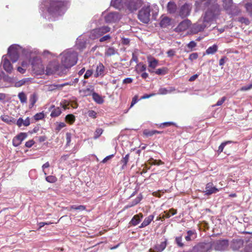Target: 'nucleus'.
Returning a JSON list of instances; mask_svg holds the SVG:
<instances>
[{
	"label": "nucleus",
	"mask_w": 252,
	"mask_h": 252,
	"mask_svg": "<svg viewBox=\"0 0 252 252\" xmlns=\"http://www.w3.org/2000/svg\"><path fill=\"white\" fill-rule=\"evenodd\" d=\"M220 13L219 5L218 4H212L207 9L204 15L198 20L197 22L191 26V32L193 33H197L204 30L205 28L210 25L211 22L217 18Z\"/></svg>",
	"instance_id": "nucleus-1"
},
{
	"label": "nucleus",
	"mask_w": 252,
	"mask_h": 252,
	"mask_svg": "<svg viewBox=\"0 0 252 252\" xmlns=\"http://www.w3.org/2000/svg\"><path fill=\"white\" fill-rule=\"evenodd\" d=\"M49 14L54 19L64 14L69 6L67 0H46L44 3Z\"/></svg>",
	"instance_id": "nucleus-2"
},
{
	"label": "nucleus",
	"mask_w": 252,
	"mask_h": 252,
	"mask_svg": "<svg viewBox=\"0 0 252 252\" xmlns=\"http://www.w3.org/2000/svg\"><path fill=\"white\" fill-rule=\"evenodd\" d=\"M31 53L30 47L23 48L18 44H13L8 48V53L5 56H8L11 61L14 63L18 61L20 54L28 57Z\"/></svg>",
	"instance_id": "nucleus-3"
},
{
	"label": "nucleus",
	"mask_w": 252,
	"mask_h": 252,
	"mask_svg": "<svg viewBox=\"0 0 252 252\" xmlns=\"http://www.w3.org/2000/svg\"><path fill=\"white\" fill-rule=\"evenodd\" d=\"M62 66L69 68L75 65L77 62V53L72 50H67L60 55Z\"/></svg>",
	"instance_id": "nucleus-4"
},
{
	"label": "nucleus",
	"mask_w": 252,
	"mask_h": 252,
	"mask_svg": "<svg viewBox=\"0 0 252 252\" xmlns=\"http://www.w3.org/2000/svg\"><path fill=\"white\" fill-rule=\"evenodd\" d=\"M212 249L216 251L224 252L228 249L229 241L227 239H219L210 243Z\"/></svg>",
	"instance_id": "nucleus-5"
},
{
	"label": "nucleus",
	"mask_w": 252,
	"mask_h": 252,
	"mask_svg": "<svg viewBox=\"0 0 252 252\" xmlns=\"http://www.w3.org/2000/svg\"><path fill=\"white\" fill-rule=\"evenodd\" d=\"M63 72V67L60 65L57 61L50 62L47 66L45 70L46 75H49L57 73L60 74Z\"/></svg>",
	"instance_id": "nucleus-6"
},
{
	"label": "nucleus",
	"mask_w": 252,
	"mask_h": 252,
	"mask_svg": "<svg viewBox=\"0 0 252 252\" xmlns=\"http://www.w3.org/2000/svg\"><path fill=\"white\" fill-rule=\"evenodd\" d=\"M143 4L142 0H125V10L132 12L136 11Z\"/></svg>",
	"instance_id": "nucleus-7"
},
{
	"label": "nucleus",
	"mask_w": 252,
	"mask_h": 252,
	"mask_svg": "<svg viewBox=\"0 0 252 252\" xmlns=\"http://www.w3.org/2000/svg\"><path fill=\"white\" fill-rule=\"evenodd\" d=\"M33 70L37 75H41L45 72L41 60L38 58H34L32 62Z\"/></svg>",
	"instance_id": "nucleus-8"
},
{
	"label": "nucleus",
	"mask_w": 252,
	"mask_h": 252,
	"mask_svg": "<svg viewBox=\"0 0 252 252\" xmlns=\"http://www.w3.org/2000/svg\"><path fill=\"white\" fill-rule=\"evenodd\" d=\"M110 28L108 26H102L92 31L90 38L93 39L99 38L104 34L109 32Z\"/></svg>",
	"instance_id": "nucleus-9"
},
{
	"label": "nucleus",
	"mask_w": 252,
	"mask_h": 252,
	"mask_svg": "<svg viewBox=\"0 0 252 252\" xmlns=\"http://www.w3.org/2000/svg\"><path fill=\"white\" fill-rule=\"evenodd\" d=\"M150 8L149 5H145L139 11L138 14L139 19L144 23H147L150 20Z\"/></svg>",
	"instance_id": "nucleus-10"
},
{
	"label": "nucleus",
	"mask_w": 252,
	"mask_h": 252,
	"mask_svg": "<svg viewBox=\"0 0 252 252\" xmlns=\"http://www.w3.org/2000/svg\"><path fill=\"white\" fill-rule=\"evenodd\" d=\"M211 246L210 243H199L193 247L191 252H210Z\"/></svg>",
	"instance_id": "nucleus-11"
},
{
	"label": "nucleus",
	"mask_w": 252,
	"mask_h": 252,
	"mask_svg": "<svg viewBox=\"0 0 252 252\" xmlns=\"http://www.w3.org/2000/svg\"><path fill=\"white\" fill-rule=\"evenodd\" d=\"M191 9V4L185 3L180 7L178 15L183 18L187 17L189 15Z\"/></svg>",
	"instance_id": "nucleus-12"
},
{
	"label": "nucleus",
	"mask_w": 252,
	"mask_h": 252,
	"mask_svg": "<svg viewBox=\"0 0 252 252\" xmlns=\"http://www.w3.org/2000/svg\"><path fill=\"white\" fill-rule=\"evenodd\" d=\"M8 56L3 55L1 60V65L3 69L8 73H11L13 70V66Z\"/></svg>",
	"instance_id": "nucleus-13"
},
{
	"label": "nucleus",
	"mask_w": 252,
	"mask_h": 252,
	"mask_svg": "<svg viewBox=\"0 0 252 252\" xmlns=\"http://www.w3.org/2000/svg\"><path fill=\"white\" fill-rule=\"evenodd\" d=\"M213 4H217L216 0H196L195 5L198 9L206 7L209 8Z\"/></svg>",
	"instance_id": "nucleus-14"
},
{
	"label": "nucleus",
	"mask_w": 252,
	"mask_h": 252,
	"mask_svg": "<svg viewBox=\"0 0 252 252\" xmlns=\"http://www.w3.org/2000/svg\"><path fill=\"white\" fill-rule=\"evenodd\" d=\"M120 19L121 16L117 12H111L105 16V20L107 23H115Z\"/></svg>",
	"instance_id": "nucleus-15"
},
{
	"label": "nucleus",
	"mask_w": 252,
	"mask_h": 252,
	"mask_svg": "<svg viewBox=\"0 0 252 252\" xmlns=\"http://www.w3.org/2000/svg\"><path fill=\"white\" fill-rule=\"evenodd\" d=\"M191 25L190 21L186 19L181 22L176 28L177 32H182L187 30Z\"/></svg>",
	"instance_id": "nucleus-16"
},
{
	"label": "nucleus",
	"mask_w": 252,
	"mask_h": 252,
	"mask_svg": "<svg viewBox=\"0 0 252 252\" xmlns=\"http://www.w3.org/2000/svg\"><path fill=\"white\" fill-rule=\"evenodd\" d=\"M27 134L26 133H20L13 138L12 141L13 145L15 147L18 146L21 144L22 141L27 137Z\"/></svg>",
	"instance_id": "nucleus-17"
},
{
	"label": "nucleus",
	"mask_w": 252,
	"mask_h": 252,
	"mask_svg": "<svg viewBox=\"0 0 252 252\" xmlns=\"http://www.w3.org/2000/svg\"><path fill=\"white\" fill-rule=\"evenodd\" d=\"M147 62L149 64V68L148 70L149 72H153V69H154L157 66H158V60L156 59L151 57H148L147 58Z\"/></svg>",
	"instance_id": "nucleus-18"
},
{
	"label": "nucleus",
	"mask_w": 252,
	"mask_h": 252,
	"mask_svg": "<svg viewBox=\"0 0 252 252\" xmlns=\"http://www.w3.org/2000/svg\"><path fill=\"white\" fill-rule=\"evenodd\" d=\"M244 241L243 240L233 239L231 243L230 247L233 251H237L243 247Z\"/></svg>",
	"instance_id": "nucleus-19"
},
{
	"label": "nucleus",
	"mask_w": 252,
	"mask_h": 252,
	"mask_svg": "<svg viewBox=\"0 0 252 252\" xmlns=\"http://www.w3.org/2000/svg\"><path fill=\"white\" fill-rule=\"evenodd\" d=\"M105 73V67L102 63H99L96 66L94 76L95 77H103Z\"/></svg>",
	"instance_id": "nucleus-20"
},
{
	"label": "nucleus",
	"mask_w": 252,
	"mask_h": 252,
	"mask_svg": "<svg viewBox=\"0 0 252 252\" xmlns=\"http://www.w3.org/2000/svg\"><path fill=\"white\" fill-rule=\"evenodd\" d=\"M177 6L176 4L173 1H169L167 5V10L168 13L170 14H176L178 15V11L177 10Z\"/></svg>",
	"instance_id": "nucleus-21"
},
{
	"label": "nucleus",
	"mask_w": 252,
	"mask_h": 252,
	"mask_svg": "<svg viewBox=\"0 0 252 252\" xmlns=\"http://www.w3.org/2000/svg\"><path fill=\"white\" fill-rule=\"evenodd\" d=\"M218 191H219V189L213 186L212 183H209L206 185L205 191L206 194L210 195L213 193H215Z\"/></svg>",
	"instance_id": "nucleus-22"
},
{
	"label": "nucleus",
	"mask_w": 252,
	"mask_h": 252,
	"mask_svg": "<svg viewBox=\"0 0 252 252\" xmlns=\"http://www.w3.org/2000/svg\"><path fill=\"white\" fill-rule=\"evenodd\" d=\"M111 4L117 9L125 10L124 2H122V0H112Z\"/></svg>",
	"instance_id": "nucleus-23"
},
{
	"label": "nucleus",
	"mask_w": 252,
	"mask_h": 252,
	"mask_svg": "<svg viewBox=\"0 0 252 252\" xmlns=\"http://www.w3.org/2000/svg\"><path fill=\"white\" fill-rule=\"evenodd\" d=\"M166 247V241L161 242L159 245L155 247V249H150V252H161Z\"/></svg>",
	"instance_id": "nucleus-24"
},
{
	"label": "nucleus",
	"mask_w": 252,
	"mask_h": 252,
	"mask_svg": "<svg viewBox=\"0 0 252 252\" xmlns=\"http://www.w3.org/2000/svg\"><path fill=\"white\" fill-rule=\"evenodd\" d=\"M93 91H94L93 87L92 86H91L89 88H85V89L80 90L79 91V93L81 96H85L90 95L92 94H93V93H94Z\"/></svg>",
	"instance_id": "nucleus-25"
},
{
	"label": "nucleus",
	"mask_w": 252,
	"mask_h": 252,
	"mask_svg": "<svg viewBox=\"0 0 252 252\" xmlns=\"http://www.w3.org/2000/svg\"><path fill=\"white\" fill-rule=\"evenodd\" d=\"M171 19L167 16H162L160 25L162 28H166L171 24Z\"/></svg>",
	"instance_id": "nucleus-26"
},
{
	"label": "nucleus",
	"mask_w": 252,
	"mask_h": 252,
	"mask_svg": "<svg viewBox=\"0 0 252 252\" xmlns=\"http://www.w3.org/2000/svg\"><path fill=\"white\" fill-rule=\"evenodd\" d=\"M30 81V78H25L20 80H15L14 87H20L24 85H26Z\"/></svg>",
	"instance_id": "nucleus-27"
},
{
	"label": "nucleus",
	"mask_w": 252,
	"mask_h": 252,
	"mask_svg": "<svg viewBox=\"0 0 252 252\" xmlns=\"http://www.w3.org/2000/svg\"><path fill=\"white\" fill-rule=\"evenodd\" d=\"M143 218L142 213H139L138 215H135L130 221V223L133 225H136L141 221V219Z\"/></svg>",
	"instance_id": "nucleus-28"
},
{
	"label": "nucleus",
	"mask_w": 252,
	"mask_h": 252,
	"mask_svg": "<svg viewBox=\"0 0 252 252\" xmlns=\"http://www.w3.org/2000/svg\"><path fill=\"white\" fill-rule=\"evenodd\" d=\"M30 124V119L27 117L25 120L22 118H20L17 121V125L18 126L20 127L22 125L27 126Z\"/></svg>",
	"instance_id": "nucleus-29"
},
{
	"label": "nucleus",
	"mask_w": 252,
	"mask_h": 252,
	"mask_svg": "<svg viewBox=\"0 0 252 252\" xmlns=\"http://www.w3.org/2000/svg\"><path fill=\"white\" fill-rule=\"evenodd\" d=\"M154 218V215H150L148 217L146 218L143 222L141 224V225L139 226L140 228L144 227L147 225H148L153 220Z\"/></svg>",
	"instance_id": "nucleus-30"
},
{
	"label": "nucleus",
	"mask_w": 252,
	"mask_h": 252,
	"mask_svg": "<svg viewBox=\"0 0 252 252\" xmlns=\"http://www.w3.org/2000/svg\"><path fill=\"white\" fill-rule=\"evenodd\" d=\"M118 53L117 50L114 48L110 47L106 49L105 51V55L107 57L114 55Z\"/></svg>",
	"instance_id": "nucleus-31"
},
{
	"label": "nucleus",
	"mask_w": 252,
	"mask_h": 252,
	"mask_svg": "<svg viewBox=\"0 0 252 252\" xmlns=\"http://www.w3.org/2000/svg\"><path fill=\"white\" fill-rule=\"evenodd\" d=\"M196 238V235L194 231L191 230L188 231L187 235L185 236V239L187 241H191Z\"/></svg>",
	"instance_id": "nucleus-32"
},
{
	"label": "nucleus",
	"mask_w": 252,
	"mask_h": 252,
	"mask_svg": "<svg viewBox=\"0 0 252 252\" xmlns=\"http://www.w3.org/2000/svg\"><path fill=\"white\" fill-rule=\"evenodd\" d=\"M218 50V46L214 44L212 46L209 47L206 51V53L208 55L214 54Z\"/></svg>",
	"instance_id": "nucleus-33"
},
{
	"label": "nucleus",
	"mask_w": 252,
	"mask_h": 252,
	"mask_svg": "<svg viewBox=\"0 0 252 252\" xmlns=\"http://www.w3.org/2000/svg\"><path fill=\"white\" fill-rule=\"evenodd\" d=\"M93 98L94 100L97 103L101 104L103 102V98L99 95L98 94L93 93Z\"/></svg>",
	"instance_id": "nucleus-34"
},
{
	"label": "nucleus",
	"mask_w": 252,
	"mask_h": 252,
	"mask_svg": "<svg viewBox=\"0 0 252 252\" xmlns=\"http://www.w3.org/2000/svg\"><path fill=\"white\" fill-rule=\"evenodd\" d=\"M223 6L226 10L230 9L232 5V0H222Z\"/></svg>",
	"instance_id": "nucleus-35"
},
{
	"label": "nucleus",
	"mask_w": 252,
	"mask_h": 252,
	"mask_svg": "<svg viewBox=\"0 0 252 252\" xmlns=\"http://www.w3.org/2000/svg\"><path fill=\"white\" fill-rule=\"evenodd\" d=\"M37 99V95L35 94H33L31 95L30 98V106L31 108L32 107L34 103L36 102Z\"/></svg>",
	"instance_id": "nucleus-36"
},
{
	"label": "nucleus",
	"mask_w": 252,
	"mask_h": 252,
	"mask_svg": "<svg viewBox=\"0 0 252 252\" xmlns=\"http://www.w3.org/2000/svg\"><path fill=\"white\" fill-rule=\"evenodd\" d=\"M164 213L165 215L163 216V217L169 218L171 217V215H175L177 213V211L174 209H171L169 210V212L164 211Z\"/></svg>",
	"instance_id": "nucleus-37"
},
{
	"label": "nucleus",
	"mask_w": 252,
	"mask_h": 252,
	"mask_svg": "<svg viewBox=\"0 0 252 252\" xmlns=\"http://www.w3.org/2000/svg\"><path fill=\"white\" fill-rule=\"evenodd\" d=\"M129 154H128L125 156L121 160V162L123 163L122 166V168H125V167L126 166L127 163L129 160Z\"/></svg>",
	"instance_id": "nucleus-38"
},
{
	"label": "nucleus",
	"mask_w": 252,
	"mask_h": 252,
	"mask_svg": "<svg viewBox=\"0 0 252 252\" xmlns=\"http://www.w3.org/2000/svg\"><path fill=\"white\" fill-rule=\"evenodd\" d=\"M173 90H174V89L167 90L166 88H161L159 89L158 92V94H166L168 93H171L172 91Z\"/></svg>",
	"instance_id": "nucleus-39"
},
{
	"label": "nucleus",
	"mask_w": 252,
	"mask_h": 252,
	"mask_svg": "<svg viewBox=\"0 0 252 252\" xmlns=\"http://www.w3.org/2000/svg\"><path fill=\"white\" fill-rule=\"evenodd\" d=\"M75 117L72 114L67 115L65 117V121L66 122L72 124L75 121Z\"/></svg>",
	"instance_id": "nucleus-40"
},
{
	"label": "nucleus",
	"mask_w": 252,
	"mask_h": 252,
	"mask_svg": "<svg viewBox=\"0 0 252 252\" xmlns=\"http://www.w3.org/2000/svg\"><path fill=\"white\" fill-rule=\"evenodd\" d=\"M3 80L4 81L9 83L14 86L15 79L13 77H10L8 75L4 76L3 77Z\"/></svg>",
	"instance_id": "nucleus-41"
},
{
	"label": "nucleus",
	"mask_w": 252,
	"mask_h": 252,
	"mask_svg": "<svg viewBox=\"0 0 252 252\" xmlns=\"http://www.w3.org/2000/svg\"><path fill=\"white\" fill-rule=\"evenodd\" d=\"M146 69V65L139 63L137 65L136 70L138 72L144 71Z\"/></svg>",
	"instance_id": "nucleus-42"
},
{
	"label": "nucleus",
	"mask_w": 252,
	"mask_h": 252,
	"mask_svg": "<svg viewBox=\"0 0 252 252\" xmlns=\"http://www.w3.org/2000/svg\"><path fill=\"white\" fill-rule=\"evenodd\" d=\"M175 242L179 247H183L184 246V244L182 242V237L181 236L175 238Z\"/></svg>",
	"instance_id": "nucleus-43"
},
{
	"label": "nucleus",
	"mask_w": 252,
	"mask_h": 252,
	"mask_svg": "<svg viewBox=\"0 0 252 252\" xmlns=\"http://www.w3.org/2000/svg\"><path fill=\"white\" fill-rule=\"evenodd\" d=\"M245 7L247 12H248L250 15L252 16V3L248 2L245 4Z\"/></svg>",
	"instance_id": "nucleus-44"
},
{
	"label": "nucleus",
	"mask_w": 252,
	"mask_h": 252,
	"mask_svg": "<svg viewBox=\"0 0 252 252\" xmlns=\"http://www.w3.org/2000/svg\"><path fill=\"white\" fill-rule=\"evenodd\" d=\"M18 97L22 103H25L27 101V96L23 92L20 93L18 94Z\"/></svg>",
	"instance_id": "nucleus-45"
},
{
	"label": "nucleus",
	"mask_w": 252,
	"mask_h": 252,
	"mask_svg": "<svg viewBox=\"0 0 252 252\" xmlns=\"http://www.w3.org/2000/svg\"><path fill=\"white\" fill-rule=\"evenodd\" d=\"M177 126L176 123L172 122H165L159 125V127H164L166 126Z\"/></svg>",
	"instance_id": "nucleus-46"
},
{
	"label": "nucleus",
	"mask_w": 252,
	"mask_h": 252,
	"mask_svg": "<svg viewBox=\"0 0 252 252\" xmlns=\"http://www.w3.org/2000/svg\"><path fill=\"white\" fill-rule=\"evenodd\" d=\"M44 114L43 112H40L38 113H37L34 116V118L35 120L38 121L40 120H42L43 118H44Z\"/></svg>",
	"instance_id": "nucleus-47"
},
{
	"label": "nucleus",
	"mask_w": 252,
	"mask_h": 252,
	"mask_svg": "<svg viewBox=\"0 0 252 252\" xmlns=\"http://www.w3.org/2000/svg\"><path fill=\"white\" fill-rule=\"evenodd\" d=\"M103 130L101 128H97L96 129L95 132H94V138L97 139L98 137H99L101 134L102 133Z\"/></svg>",
	"instance_id": "nucleus-48"
},
{
	"label": "nucleus",
	"mask_w": 252,
	"mask_h": 252,
	"mask_svg": "<svg viewBox=\"0 0 252 252\" xmlns=\"http://www.w3.org/2000/svg\"><path fill=\"white\" fill-rule=\"evenodd\" d=\"M46 180L49 183H55L57 178L54 176H48L46 177Z\"/></svg>",
	"instance_id": "nucleus-49"
},
{
	"label": "nucleus",
	"mask_w": 252,
	"mask_h": 252,
	"mask_svg": "<svg viewBox=\"0 0 252 252\" xmlns=\"http://www.w3.org/2000/svg\"><path fill=\"white\" fill-rule=\"evenodd\" d=\"M70 209L82 211V210H84L86 209V207L85 206H83V205H79L78 206L72 205L70 207Z\"/></svg>",
	"instance_id": "nucleus-50"
},
{
	"label": "nucleus",
	"mask_w": 252,
	"mask_h": 252,
	"mask_svg": "<svg viewBox=\"0 0 252 252\" xmlns=\"http://www.w3.org/2000/svg\"><path fill=\"white\" fill-rule=\"evenodd\" d=\"M231 141H227V142H225L222 143L221 144V145L219 147V149H218V152L219 153H221L223 151V148H224V146L226 145V144L228 143H231Z\"/></svg>",
	"instance_id": "nucleus-51"
},
{
	"label": "nucleus",
	"mask_w": 252,
	"mask_h": 252,
	"mask_svg": "<svg viewBox=\"0 0 252 252\" xmlns=\"http://www.w3.org/2000/svg\"><path fill=\"white\" fill-rule=\"evenodd\" d=\"M1 119L3 121H4L6 123H8L12 122V119H13L12 118L10 117L7 115H4V116H1Z\"/></svg>",
	"instance_id": "nucleus-52"
},
{
	"label": "nucleus",
	"mask_w": 252,
	"mask_h": 252,
	"mask_svg": "<svg viewBox=\"0 0 252 252\" xmlns=\"http://www.w3.org/2000/svg\"><path fill=\"white\" fill-rule=\"evenodd\" d=\"M252 88V83H251V84H250L248 85L242 87L240 89V91H248V90L251 89Z\"/></svg>",
	"instance_id": "nucleus-53"
},
{
	"label": "nucleus",
	"mask_w": 252,
	"mask_h": 252,
	"mask_svg": "<svg viewBox=\"0 0 252 252\" xmlns=\"http://www.w3.org/2000/svg\"><path fill=\"white\" fill-rule=\"evenodd\" d=\"M151 164L152 165H160L163 164V162L160 160H156V159H152L151 161Z\"/></svg>",
	"instance_id": "nucleus-54"
},
{
	"label": "nucleus",
	"mask_w": 252,
	"mask_h": 252,
	"mask_svg": "<svg viewBox=\"0 0 252 252\" xmlns=\"http://www.w3.org/2000/svg\"><path fill=\"white\" fill-rule=\"evenodd\" d=\"M110 38H111V36H110V35L107 34V35H105L102 36V37L100 38L99 41L100 42H104L105 41H107V40L110 39Z\"/></svg>",
	"instance_id": "nucleus-55"
},
{
	"label": "nucleus",
	"mask_w": 252,
	"mask_h": 252,
	"mask_svg": "<svg viewBox=\"0 0 252 252\" xmlns=\"http://www.w3.org/2000/svg\"><path fill=\"white\" fill-rule=\"evenodd\" d=\"M198 54L197 53H193L191 54L189 56V60L192 61L196 60L198 58Z\"/></svg>",
	"instance_id": "nucleus-56"
},
{
	"label": "nucleus",
	"mask_w": 252,
	"mask_h": 252,
	"mask_svg": "<svg viewBox=\"0 0 252 252\" xmlns=\"http://www.w3.org/2000/svg\"><path fill=\"white\" fill-rule=\"evenodd\" d=\"M143 134L146 136H151L154 134V130L150 131L147 129H145L143 131Z\"/></svg>",
	"instance_id": "nucleus-57"
},
{
	"label": "nucleus",
	"mask_w": 252,
	"mask_h": 252,
	"mask_svg": "<svg viewBox=\"0 0 252 252\" xmlns=\"http://www.w3.org/2000/svg\"><path fill=\"white\" fill-rule=\"evenodd\" d=\"M93 70L91 69L87 70L84 75V78L87 79L93 74Z\"/></svg>",
	"instance_id": "nucleus-58"
},
{
	"label": "nucleus",
	"mask_w": 252,
	"mask_h": 252,
	"mask_svg": "<svg viewBox=\"0 0 252 252\" xmlns=\"http://www.w3.org/2000/svg\"><path fill=\"white\" fill-rule=\"evenodd\" d=\"M187 46L189 48L192 50V49L196 46V43L194 41H191L188 43Z\"/></svg>",
	"instance_id": "nucleus-59"
},
{
	"label": "nucleus",
	"mask_w": 252,
	"mask_h": 252,
	"mask_svg": "<svg viewBox=\"0 0 252 252\" xmlns=\"http://www.w3.org/2000/svg\"><path fill=\"white\" fill-rule=\"evenodd\" d=\"M138 97L137 95H135L132 99V101L130 105V108L132 107L135 104H136L138 101Z\"/></svg>",
	"instance_id": "nucleus-60"
},
{
	"label": "nucleus",
	"mask_w": 252,
	"mask_h": 252,
	"mask_svg": "<svg viewBox=\"0 0 252 252\" xmlns=\"http://www.w3.org/2000/svg\"><path fill=\"white\" fill-rule=\"evenodd\" d=\"M65 124L64 123H60L58 124V126L56 127V130L58 131L60 130L62 128L64 127L65 126Z\"/></svg>",
	"instance_id": "nucleus-61"
},
{
	"label": "nucleus",
	"mask_w": 252,
	"mask_h": 252,
	"mask_svg": "<svg viewBox=\"0 0 252 252\" xmlns=\"http://www.w3.org/2000/svg\"><path fill=\"white\" fill-rule=\"evenodd\" d=\"M26 68L22 66H18L17 67V71L21 74H24L26 72Z\"/></svg>",
	"instance_id": "nucleus-62"
},
{
	"label": "nucleus",
	"mask_w": 252,
	"mask_h": 252,
	"mask_svg": "<svg viewBox=\"0 0 252 252\" xmlns=\"http://www.w3.org/2000/svg\"><path fill=\"white\" fill-rule=\"evenodd\" d=\"M226 97L223 96L219 100L215 105L220 106L221 105L225 100Z\"/></svg>",
	"instance_id": "nucleus-63"
},
{
	"label": "nucleus",
	"mask_w": 252,
	"mask_h": 252,
	"mask_svg": "<svg viewBox=\"0 0 252 252\" xmlns=\"http://www.w3.org/2000/svg\"><path fill=\"white\" fill-rule=\"evenodd\" d=\"M34 141L32 140H29L28 141H27L26 144H25V146L27 147H28V148H30L34 144Z\"/></svg>",
	"instance_id": "nucleus-64"
}]
</instances>
